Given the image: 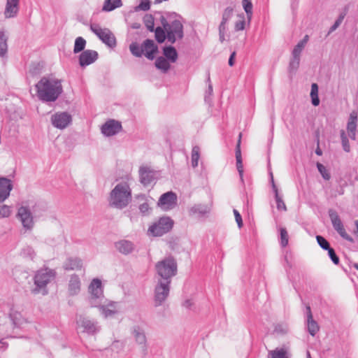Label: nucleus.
I'll list each match as a JSON object with an SVG mask.
<instances>
[{
    "mask_svg": "<svg viewBox=\"0 0 358 358\" xmlns=\"http://www.w3.org/2000/svg\"><path fill=\"white\" fill-rule=\"evenodd\" d=\"M160 15L162 25L166 31L167 40L171 43H174L176 40L182 39L184 36L183 24L182 17L176 13H167L166 17L162 13H157Z\"/></svg>",
    "mask_w": 358,
    "mask_h": 358,
    "instance_id": "nucleus-1",
    "label": "nucleus"
},
{
    "mask_svg": "<svg viewBox=\"0 0 358 358\" xmlns=\"http://www.w3.org/2000/svg\"><path fill=\"white\" fill-rule=\"evenodd\" d=\"M131 201V190L126 182H122L115 185L110 192L109 197L110 206L117 209L127 207Z\"/></svg>",
    "mask_w": 358,
    "mask_h": 358,
    "instance_id": "nucleus-2",
    "label": "nucleus"
},
{
    "mask_svg": "<svg viewBox=\"0 0 358 358\" xmlns=\"http://www.w3.org/2000/svg\"><path fill=\"white\" fill-rule=\"evenodd\" d=\"M157 280L171 282L178 271L177 263L173 257H168L155 264Z\"/></svg>",
    "mask_w": 358,
    "mask_h": 358,
    "instance_id": "nucleus-3",
    "label": "nucleus"
},
{
    "mask_svg": "<svg viewBox=\"0 0 358 358\" xmlns=\"http://www.w3.org/2000/svg\"><path fill=\"white\" fill-rule=\"evenodd\" d=\"M89 296L87 302L91 308H99L103 303L107 302L103 295L101 281L94 278L90 282L88 287Z\"/></svg>",
    "mask_w": 358,
    "mask_h": 358,
    "instance_id": "nucleus-4",
    "label": "nucleus"
},
{
    "mask_svg": "<svg viewBox=\"0 0 358 358\" xmlns=\"http://www.w3.org/2000/svg\"><path fill=\"white\" fill-rule=\"evenodd\" d=\"M63 92L62 80L46 77V103L55 101Z\"/></svg>",
    "mask_w": 358,
    "mask_h": 358,
    "instance_id": "nucleus-5",
    "label": "nucleus"
},
{
    "mask_svg": "<svg viewBox=\"0 0 358 358\" xmlns=\"http://www.w3.org/2000/svg\"><path fill=\"white\" fill-rule=\"evenodd\" d=\"M91 31L106 45L113 48L116 46L115 36L108 28H101L99 24L90 25Z\"/></svg>",
    "mask_w": 358,
    "mask_h": 358,
    "instance_id": "nucleus-6",
    "label": "nucleus"
},
{
    "mask_svg": "<svg viewBox=\"0 0 358 358\" xmlns=\"http://www.w3.org/2000/svg\"><path fill=\"white\" fill-rule=\"evenodd\" d=\"M173 227V221L169 217H162L159 220L152 224L148 231L154 236H162L168 233Z\"/></svg>",
    "mask_w": 358,
    "mask_h": 358,
    "instance_id": "nucleus-7",
    "label": "nucleus"
},
{
    "mask_svg": "<svg viewBox=\"0 0 358 358\" xmlns=\"http://www.w3.org/2000/svg\"><path fill=\"white\" fill-rule=\"evenodd\" d=\"M171 288V282L157 280L154 291L155 306H159L167 299Z\"/></svg>",
    "mask_w": 358,
    "mask_h": 358,
    "instance_id": "nucleus-8",
    "label": "nucleus"
},
{
    "mask_svg": "<svg viewBox=\"0 0 358 358\" xmlns=\"http://www.w3.org/2000/svg\"><path fill=\"white\" fill-rule=\"evenodd\" d=\"M78 327L83 329V332L94 335L100 331V326L97 321L80 315L76 318Z\"/></svg>",
    "mask_w": 358,
    "mask_h": 358,
    "instance_id": "nucleus-9",
    "label": "nucleus"
},
{
    "mask_svg": "<svg viewBox=\"0 0 358 358\" xmlns=\"http://www.w3.org/2000/svg\"><path fill=\"white\" fill-rule=\"evenodd\" d=\"M132 335L136 343L139 345L143 357L148 355L147 338L144 330L139 326H134L132 329Z\"/></svg>",
    "mask_w": 358,
    "mask_h": 358,
    "instance_id": "nucleus-10",
    "label": "nucleus"
},
{
    "mask_svg": "<svg viewBox=\"0 0 358 358\" xmlns=\"http://www.w3.org/2000/svg\"><path fill=\"white\" fill-rule=\"evenodd\" d=\"M71 121V115L66 112L57 113L51 117V122L52 125L60 129L67 127Z\"/></svg>",
    "mask_w": 358,
    "mask_h": 358,
    "instance_id": "nucleus-11",
    "label": "nucleus"
},
{
    "mask_svg": "<svg viewBox=\"0 0 358 358\" xmlns=\"http://www.w3.org/2000/svg\"><path fill=\"white\" fill-rule=\"evenodd\" d=\"M176 202V194L172 191H170L161 195L157 204L164 210H170L175 207Z\"/></svg>",
    "mask_w": 358,
    "mask_h": 358,
    "instance_id": "nucleus-12",
    "label": "nucleus"
},
{
    "mask_svg": "<svg viewBox=\"0 0 358 358\" xmlns=\"http://www.w3.org/2000/svg\"><path fill=\"white\" fill-rule=\"evenodd\" d=\"M122 124L120 122L115 120H109L101 126V131L103 136L109 137L118 134L122 130Z\"/></svg>",
    "mask_w": 358,
    "mask_h": 358,
    "instance_id": "nucleus-13",
    "label": "nucleus"
},
{
    "mask_svg": "<svg viewBox=\"0 0 358 358\" xmlns=\"http://www.w3.org/2000/svg\"><path fill=\"white\" fill-rule=\"evenodd\" d=\"M17 216L20 220L23 227L25 229H31L33 227V217L28 207L21 206L19 208Z\"/></svg>",
    "mask_w": 358,
    "mask_h": 358,
    "instance_id": "nucleus-14",
    "label": "nucleus"
},
{
    "mask_svg": "<svg viewBox=\"0 0 358 358\" xmlns=\"http://www.w3.org/2000/svg\"><path fill=\"white\" fill-rule=\"evenodd\" d=\"M306 324L308 332L314 336L320 329L317 322L313 319L310 306L306 307Z\"/></svg>",
    "mask_w": 358,
    "mask_h": 358,
    "instance_id": "nucleus-15",
    "label": "nucleus"
},
{
    "mask_svg": "<svg viewBox=\"0 0 358 358\" xmlns=\"http://www.w3.org/2000/svg\"><path fill=\"white\" fill-rule=\"evenodd\" d=\"M117 305V302L107 301V302L103 303L99 309L103 317H113L118 313Z\"/></svg>",
    "mask_w": 358,
    "mask_h": 358,
    "instance_id": "nucleus-16",
    "label": "nucleus"
},
{
    "mask_svg": "<svg viewBox=\"0 0 358 358\" xmlns=\"http://www.w3.org/2000/svg\"><path fill=\"white\" fill-rule=\"evenodd\" d=\"M98 52L95 50H84L79 56V64L82 67H85L94 63L98 59Z\"/></svg>",
    "mask_w": 358,
    "mask_h": 358,
    "instance_id": "nucleus-17",
    "label": "nucleus"
},
{
    "mask_svg": "<svg viewBox=\"0 0 358 358\" xmlns=\"http://www.w3.org/2000/svg\"><path fill=\"white\" fill-rule=\"evenodd\" d=\"M140 182L144 186L151 185L155 180V172L150 168L141 166L139 169Z\"/></svg>",
    "mask_w": 358,
    "mask_h": 358,
    "instance_id": "nucleus-18",
    "label": "nucleus"
},
{
    "mask_svg": "<svg viewBox=\"0 0 358 358\" xmlns=\"http://www.w3.org/2000/svg\"><path fill=\"white\" fill-rule=\"evenodd\" d=\"M13 185L11 180L0 177V202H3L9 196Z\"/></svg>",
    "mask_w": 358,
    "mask_h": 358,
    "instance_id": "nucleus-19",
    "label": "nucleus"
},
{
    "mask_svg": "<svg viewBox=\"0 0 358 358\" xmlns=\"http://www.w3.org/2000/svg\"><path fill=\"white\" fill-rule=\"evenodd\" d=\"M34 282L35 287L32 289V293L36 294L41 292L45 294V270L43 268L40 269L35 274Z\"/></svg>",
    "mask_w": 358,
    "mask_h": 358,
    "instance_id": "nucleus-20",
    "label": "nucleus"
},
{
    "mask_svg": "<svg viewBox=\"0 0 358 358\" xmlns=\"http://www.w3.org/2000/svg\"><path fill=\"white\" fill-rule=\"evenodd\" d=\"M115 248L122 255H128L135 250V245L129 240H120L115 243Z\"/></svg>",
    "mask_w": 358,
    "mask_h": 358,
    "instance_id": "nucleus-21",
    "label": "nucleus"
},
{
    "mask_svg": "<svg viewBox=\"0 0 358 358\" xmlns=\"http://www.w3.org/2000/svg\"><path fill=\"white\" fill-rule=\"evenodd\" d=\"M143 55L150 60L155 57V54L158 51V47L152 39H146L143 43Z\"/></svg>",
    "mask_w": 358,
    "mask_h": 358,
    "instance_id": "nucleus-22",
    "label": "nucleus"
},
{
    "mask_svg": "<svg viewBox=\"0 0 358 358\" xmlns=\"http://www.w3.org/2000/svg\"><path fill=\"white\" fill-rule=\"evenodd\" d=\"M29 91L33 97L37 96L39 100L45 102V77L41 78Z\"/></svg>",
    "mask_w": 358,
    "mask_h": 358,
    "instance_id": "nucleus-23",
    "label": "nucleus"
},
{
    "mask_svg": "<svg viewBox=\"0 0 358 358\" xmlns=\"http://www.w3.org/2000/svg\"><path fill=\"white\" fill-rule=\"evenodd\" d=\"M81 282L79 276L73 274L70 276L68 285V292L71 296L78 295L80 292Z\"/></svg>",
    "mask_w": 358,
    "mask_h": 358,
    "instance_id": "nucleus-24",
    "label": "nucleus"
},
{
    "mask_svg": "<svg viewBox=\"0 0 358 358\" xmlns=\"http://www.w3.org/2000/svg\"><path fill=\"white\" fill-rule=\"evenodd\" d=\"M358 120V114L356 111H352L350 114V117L347 124V130L350 138L352 140L356 138L357 123Z\"/></svg>",
    "mask_w": 358,
    "mask_h": 358,
    "instance_id": "nucleus-25",
    "label": "nucleus"
},
{
    "mask_svg": "<svg viewBox=\"0 0 358 358\" xmlns=\"http://www.w3.org/2000/svg\"><path fill=\"white\" fill-rule=\"evenodd\" d=\"M83 267V260L77 257H69L63 264L65 271L80 270Z\"/></svg>",
    "mask_w": 358,
    "mask_h": 358,
    "instance_id": "nucleus-26",
    "label": "nucleus"
},
{
    "mask_svg": "<svg viewBox=\"0 0 358 358\" xmlns=\"http://www.w3.org/2000/svg\"><path fill=\"white\" fill-rule=\"evenodd\" d=\"M20 0H6L4 15L6 18L14 17L19 10Z\"/></svg>",
    "mask_w": 358,
    "mask_h": 358,
    "instance_id": "nucleus-27",
    "label": "nucleus"
},
{
    "mask_svg": "<svg viewBox=\"0 0 358 358\" xmlns=\"http://www.w3.org/2000/svg\"><path fill=\"white\" fill-rule=\"evenodd\" d=\"M241 134H239L238 141L236 146V168L241 178L242 179L243 175V166L241 157Z\"/></svg>",
    "mask_w": 358,
    "mask_h": 358,
    "instance_id": "nucleus-28",
    "label": "nucleus"
},
{
    "mask_svg": "<svg viewBox=\"0 0 358 358\" xmlns=\"http://www.w3.org/2000/svg\"><path fill=\"white\" fill-rule=\"evenodd\" d=\"M163 55L164 56V57L171 63L176 62L178 57L176 49L172 45L164 47Z\"/></svg>",
    "mask_w": 358,
    "mask_h": 358,
    "instance_id": "nucleus-29",
    "label": "nucleus"
},
{
    "mask_svg": "<svg viewBox=\"0 0 358 358\" xmlns=\"http://www.w3.org/2000/svg\"><path fill=\"white\" fill-rule=\"evenodd\" d=\"M270 177H271V185H272V189L275 193V201H276L277 208L280 210H286V206H285L283 200L282 199V198L279 196L278 189L275 184L273 173L271 172L270 173Z\"/></svg>",
    "mask_w": 358,
    "mask_h": 358,
    "instance_id": "nucleus-30",
    "label": "nucleus"
},
{
    "mask_svg": "<svg viewBox=\"0 0 358 358\" xmlns=\"http://www.w3.org/2000/svg\"><path fill=\"white\" fill-rule=\"evenodd\" d=\"M210 208L208 205L206 204H195L191 207L189 213L192 215L198 214L201 216H203L210 213Z\"/></svg>",
    "mask_w": 358,
    "mask_h": 358,
    "instance_id": "nucleus-31",
    "label": "nucleus"
},
{
    "mask_svg": "<svg viewBox=\"0 0 358 358\" xmlns=\"http://www.w3.org/2000/svg\"><path fill=\"white\" fill-rule=\"evenodd\" d=\"M9 317L14 327H20V326L24 322V319L21 313L17 311L13 310V309L10 310V312L9 313Z\"/></svg>",
    "mask_w": 358,
    "mask_h": 358,
    "instance_id": "nucleus-32",
    "label": "nucleus"
},
{
    "mask_svg": "<svg viewBox=\"0 0 358 358\" xmlns=\"http://www.w3.org/2000/svg\"><path fill=\"white\" fill-rule=\"evenodd\" d=\"M233 14L234 8L231 6L227 7L223 11L222 20L219 27L227 28V23L232 17Z\"/></svg>",
    "mask_w": 358,
    "mask_h": 358,
    "instance_id": "nucleus-33",
    "label": "nucleus"
},
{
    "mask_svg": "<svg viewBox=\"0 0 358 358\" xmlns=\"http://www.w3.org/2000/svg\"><path fill=\"white\" fill-rule=\"evenodd\" d=\"M122 0H105L102 10L110 12L122 6Z\"/></svg>",
    "mask_w": 358,
    "mask_h": 358,
    "instance_id": "nucleus-34",
    "label": "nucleus"
},
{
    "mask_svg": "<svg viewBox=\"0 0 358 358\" xmlns=\"http://www.w3.org/2000/svg\"><path fill=\"white\" fill-rule=\"evenodd\" d=\"M300 57H301L296 55H292L288 67V71L291 77L295 74L299 67Z\"/></svg>",
    "mask_w": 358,
    "mask_h": 358,
    "instance_id": "nucleus-35",
    "label": "nucleus"
},
{
    "mask_svg": "<svg viewBox=\"0 0 358 358\" xmlns=\"http://www.w3.org/2000/svg\"><path fill=\"white\" fill-rule=\"evenodd\" d=\"M169 62H170L167 60L166 58H164L162 56H160L157 57L155 60V66L158 69H160L163 72L166 73L169 70L171 67Z\"/></svg>",
    "mask_w": 358,
    "mask_h": 358,
    "instance_id": "nucleus-36",
    "label": "nucleus"
},
{
    "mask_svg": "<svg viewBox=\"0 0 358 358\" xmlns=\"http://www.w3.org/2000/svg\"><path fill=\"white\" fill-rule=\"evenodd\" d=\"M328 214L334 229L337 227H340L342 225H343L339 215H338L336 210L333 209H329L328 211Z\"/></svg>",
    "mask_w": 358,
    "mask_h": 358,
    "instance_id": "nucleus-37",
    "label": "nucleus"
},
{
    "mask_svg": "<svg viewBox=\"0 0 358 358\" xmlns=\"http://www.w3.org/2000/svg\"><path fill=\"white\" fill-rule=\"evenodd\" d=\"M155 34V39L159 43H162L167 38V34L164 27H157L154 29Z\"/></svg>",
    "mask_w": 358,
    "mask_h": 358,
    "instance_id": "nucleus-38",
    "label": "nucleus"
},
{
    "mask_svg": "<svg viewBox=\"0 0 358 358\" xmlns=\"http://www.w3.org/2000/svg\"><path fill=\"white\" fill-rule=\"evenodd\" d=\"M131 53L137 57H141L143 55V44L140 45L137 42H132L129 45Z\"/></svg>",
    "mask_w": 358,
    "mask_h": 358,
    "instance_id": "nucleus-39",
    "label": "nucleus"
},
{
    "mask_svg": "<svg viewBox=\"0 0 358 358\" xmlns=\"http://www.w3.org/2000/svg\"><path fill=\"white\" fill-rule=\"evenodd\" d=\"M85 45L86 41L83 37L79 36L76 38L74 43L73 52L76 54L83 52L85 50Z\"/></svg>",
    "mask_w": 358,
    "mask_h": 358,
    "instance_id": "nucleus-40",
    "label": "nucleus"
},
{
    "mask_svg": "<svg viewBox=\"0 0 358 358\" xmlns=\"http://www.w3.org/2000/svg\"><path fill=\"white\" fill-rule=\"evenodd\" d=\"M271 358H289L287 350L285 348H276L269 352Z\"/></svg>",
    "mask_w": 358,
    "mask_h": 358,
    "instance_id": "nucleus-41",
    "label": "nucleus"
},
{
    "mask_svg": "<svg viewBox=\"0 0 358 358\" xmlns=\"http://www.w3.org/2000/svg\"><path fill=\"white\" fill-rule=\"evenodd\" d=\"M43 67V64L41 62L31 64L28 72V76L32 77L37 76L41 73Z\"/></svg>",
    "mask_w": 358,
    "mask_h": 358,
    "instance_id": "nucleus-42",
    "label": "nucleus"
},
{
    "mask_svg": "<svg viewBox=\"0 0 358 358\" xmlns=\"http://www.w3.org/2000/svg\"><path fill=\"white\" fill-rule=\"evenodd\" d=\"M200 158V148L195 145L192 150L191 163L193 168L198 166L199 159Z\"/></svg>",
    "mask_w": 358,
    "mask_h": 358,
    "instance_id": "nucleus-43",
    "label": "nucleus"
},
{
    "mask_svg": "<svg viewBox=\"0 0 358 358\" xmlns=\"http://www.w3.org/2000/svg\"><path fill=\"white\" fill-rule=\"evenodd\" d=\"M289 326L287 323H278L274 327L273 331L275 334L279 336H284L289 332Z\"/></svg>",
    "mask_w": 358,
    "mask_h": 358,
    "instance_id": "nucleus-44",
    "label": "nucleus"
},
{
    "mask_svg": "<svg viewBox=\"0 0 358 358\" xmlns=\"http://www.w3.org/2000/svg\"><path fill=\"white\" fill-rule=\"evenodd\" d=\"M7 37L3 31H0V56L3 57L7 52Z\"/></svg>",
    "mask_w": 358,
    "mask_h": 358,
    "instance_id": "nucleus-45",
    "label": "nucleus"
},
{
    "mask_svg": "<svg viewBox=\"0 0 358 358\" xmlns=\"http://www.w3.org/2000/svg\"><path fill=\"white\" fill-rule=\"evenodd\" d=\"M243 8L246 13L247 18L250 21L252 16V3L251 0H243L242 1Z\"/></svg>",
    "mask_w": 358,
    "mask_h": 358,
    "instance_id": "nucleus-46",
    "label": "nucleus"
},
{
    "mask_svg": "<svg viewBox=\"0 0 358 358\" xmlns=\"http://www.w3.org/2000/svg\"><path fill=\"white\" fill-rule=\"evenodd\" d=\"M347 13V8L345 9V10L341 13L338 17L336 19V20L334 22V24L330 27L328 34H330L333 31H334L342 23L343 19L345 18Z\"/></svg>",
    "mask_w": 358,
    "mask_h": 358,
    "instance_id": "nucleus-47",
    "label": "nucleus"
},
{
    "mask_svg": "<svg viewBox=\"0 0 358 358\" xmlns=\"http://www.w3.org/2000/svg\"><path fill=\"white\" fill-rule=\"evenodd\" d=\"M289 236L285 228L280 229V244L282 248H285L288 245Z\"/></svg>",
    "mask_w": 358,
    "mask_h": 358,
    "instance_id": "nucleus-48",
    "label": "nucleus"
},
{
    "mask_svg": "<svg viewBox=\"0 0 358 358\" xmlns=\"http://www.w3.org/2000/svg\"><path fill=\"white\" fill-rule=\"evenodd\" d=\"M143 22L147 29L150 32H153L155 29L153 16L152 15H146L143 18Z\"/></svg>",
    "mask_w": 358,
    "mask_h": 358,
    "instance_id": "nucleus-49",
    "label": "nucleus"
},
{
    "mask_svg": "<svg viewBox=\"0 0 358 358\" xmlns=\"http://www.w3.org/2000/svg\"><path fill=\"white\" fill-rule=\"evenodd\" d=\"M341 138L343 149L346 152H349L350 151V145L349 140H348L344 130L341 131Z\"/></svg>",
    "mask_w": 358,
    "mask_h": 358,
    "instance_id": "nucleus-50",
    "label": "nucleus"
},
{
    "mask_svg": "<svg viewBox=\"0 0 358 358\" xmlns=\"http://www.w3.org/2000/svg\"><path fill=\"white\" fill-rule=\"evenodd\" d=\"M150 8V0H141L138 6L134 8L136 12L143 10L147 11Z\"/></svg>",
    "mask_w": 358,
    "mask_h": 358,
    "instance_id": "nucleus-51",
    "label": "nucleus"
},
{
    "mask_svg": "<svg viewBox=\"0 0 358 358\" xmlns=\"http://www.w3.org/2000/svg\"><path fill=\"white\" fill-rule=\"evenodd\" d=\"M316 240L320 247L323 250H328L329 248H331L329 243L323 236L320 235H317Z\"/></svg>",
    "mask_w": 358,
    "mask_h": 358,
    "instance_id": "nucleus-52",
    "label": "nucleus"
},
{
    "mask_svg": "<svg viewBox=\"0 0 358 358\" xmlns=\"http://www.w3.org/2000/svg\"><path fill=\"white\" fill-rule=\"evenodd\" d=\"M20 255L24 258H29L33 259L34 256V250L31 247L26 246L22 249Z\"/></svg>",
    "mask_w": 358,
    "mask_h": 358,
    "instance_id": "nucleus-53",
    "label": "nucleus"
},
{
    "mask_svg": "<svg viewBox=\"0 0 358 358\" xmlns=\"http://www.w3.org/2000/svg\"><path fill=\"white\" fill-rule=\"evenodd\" d=\"M335 230L338 232V234L345 240L350 242V243H353L354 242V239L347 234V232L345 231V229L344 228V226L342 225L341 227H337L335 229Z\"/></svg>",
    "mask_w": 358,
    "mask_h": 358,
    "instance_id": "nucleus-54",
    "label": "nucleus"
},
{
    "mask_svg": "<svg viewBox=\"0 0 358 358\" xmlns=\"http://www.w3.org/2000/svg\"><path fill=\"white\" fill-rule=\"evenodd\" d=\"M316 166L318 171L322 175V178L326 180H329L331 178V176L328 171L327 170L326 167L320 162H317Z\"/></svg>",
    "mask_w": 358,
    "mask_h": 358,
    "instance_id": "nucleus-55",
    "label": "nucleus"
},
{
    "mask_svg": "<svg viewBox=\"0 0 358 358\" xmlns=\"http://www.w3.org/2000/svg\"><path fill=\"white\" fill-rule=\"evenodd\" d=\"M57 272L55 269H51L46 267V285L52 281L55 280Z\"/></svg>",
    "mask_w": 358,
    "mask_h": 358,
    "instance_id": "nucleus-56",
    "label": "nucleus"
},
{
    "mask_svg": "<svg viewBox=\"0 0 358 358\" xmlns=\"http://www.w3.org/2000/svg\"><path fill=\"white\" fill-rule=\"evenodd\" d=\"M11 213V207L0 204V218L8 217Z\"/></svg>",
    "mask_w": 358,
    "mask_h": 358,
    "instance_id": "nucleus-57",
    "label": "nucleus"
},
{
    "mask_svg": "<svg viewBox=\"0 0 358 358\" xmlns=\"http://www.w3.org/2000/svg\"><path fill=\"white\" fill-rule=\"evenodd\" d=\"M327 251H328V255H329V258L331 259V260L332 261V262L334 264H338L339 257L336 255L334 249L331 248Z\"/></svg>",
    "mask_w": 358,
    "mask_h": 358,
    "instance_id": "nucleus-58",
    "label": "nucleus"
},
{
    "mask_svg": "<svg viewBox=\"0 0 358 358\" xmlns=\"http://www.w3.org/2000/svg\"><path fill=\"white\" fill-rule=\"evenodd\" d=\"M241 17V20L236 21L235 23L234 29L236 31H242L245 29V21L244 15H243Z\"/></svg>",
    "mask_w": 358,
    "mask_h": 358,
    "instance_id": "nucleus-59",
    "label": "nucleus"
},
{
    "mask_svg": "<svg viewBox=\"0 0 358 358\" xmlns=\"http://www.w3.org/2000/svg\"><path fill=\"white\" fill-rule=\"evenodd\" d=\"M139 210L140 212L143 215H146L148 213V211H149V209H150V207H149V205L147 202H144L141 204H140L139 206Z\"/></svg>",
    "mask_w": 358,
    "mask_h": 358,
    "instance_id": "nucleus-60",
    "label": "nucleus"
},
{
    "mask_svg": "<svg viewBox=\"0 0 358 358\" xmlns=\"http://www.w3.org/2000/svg\"><path fill=\"white\" fill-rule=\"evenodd\" d=\"M219 29V39L221 43H223L225 41V34L227 31V28L224 27H218Z\"/></svg>",
    "mask_w": 358,
    "mask_h": 358,
    "instance_id": "nucleus-61",
    "label": "nucleus"
},
{
    "mask_svg": "<svg viewBox=\"0 0 358 358\" xmlns=\"http://www.w3.org/2000/svg\"><path fill=\"white\" fill-rule=\"evenodd\" d=\"M234 213L236 219V222L239 228H241L243 226V220L241 214L238 213V211L236 209L234 210Z\"/></svg>",
    "mask_w": 358,
    "mask_h": 358,
    "instance_id": "nucleus-62",
    "label": "nucleus"
},
{
    "mask_svg": "<svg viewBox=\"0 0 358 358\" xmlns=\"http://www.w3.org/2000/svg\"><path fill=\"white\" fill-rule=\"evenodd\" d=\"M311 103L314 106H317L320 104V99L318 94L310 95Z\"/></svg>",
    "mask_w": 358,
    "mask_h": 358,
    "instance_id": "nucleus-63",
    "label": "nucleus"
},
{
    "mask_svg": "<svg viewBox=\"0 0 358 358\" xmlns=\"http://www.w3.org/2000/svg\"><path fill=\"white\" fill-rule=\"evenodd\" d=\"M303 51L301 48H299V45H296L292 52V55H296L301 57V53Z\"/></svg>",
    "mask_w": 358,
    "mask_h": 358,
    "instance_id": "nucleus-64",
    "label": "nucleus"
}]
</instances>
